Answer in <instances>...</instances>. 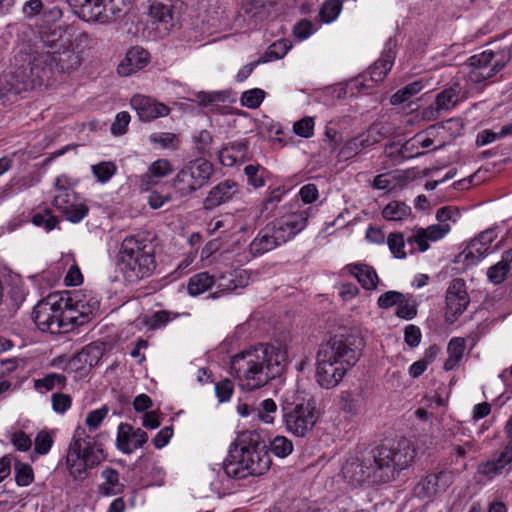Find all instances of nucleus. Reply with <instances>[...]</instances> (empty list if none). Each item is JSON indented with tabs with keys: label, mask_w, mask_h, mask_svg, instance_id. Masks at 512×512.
Wrapping results in <instances>:
<instances>
[{
	"label": "nucleus",
	"mask_w": 512,
	"mask_h": 512,
	"mask_svg": "<svg viewBox=\"0 0 512 512\" xmlns=\"http://www.w3.org/2000/svg\"><path fill=\"white\" fill-rule=\"evenodd\" d=\"M248 152L246 140L231 143L219 151V160L224 166L231 167L238 161H244Z\"/></svg>",
	"instance_id": "29"
},
{
	"label": "nucleus",
	"mask_w": 512,
	"mask_h": 512,
	"mask_svg": "<svg viewBox=\"0 0 512 512\" xmlns=\"http://www.w3.org/2000/svg\"><path fill=\"white\" fill-rule=\"evenodd\" d=\"M338 405L341 411L354 416L359 411V399L351 391H342L339 395Z\"/></svg>",
	"instance_id": "44"
},
{
	"label": "nucleus",
	"mask_w": 512,
	"mask_h": 512,
	"mask_svg": "<svg viewBox=\"0 0 512 512\" xmlns=\"http://www.w3.org/2000/svg\"><path fill=\"white\" fill-rule=\"evenodd\" d=\"M104 482L100 485V492L105 496H114L124 492L125 485L120 482L119 472L110 467H106L101 472Z\"/></svg>",
	"instance_id": "30"
},
{
	"label": "nucleus",
	"mask_w": 512,
	"mask_h": 512,
	"mask_svg": "<svg viewBox=\"0 0 512 512\" xmlns=\"http://www.w3.org/2000/svg\"><path fill=\"white\" fill-rule=\"evenodd\" d=\"M148 61L149 54L145 49L138 46L132 47L118 65L117 72L121 76H129L144 68Z\"/></svg>",
	"instance_id": "24"
},
{
	"label": "nucleus",
	"mask_w": 512,
	"mask_h": 512,
	"mask_svg": "<svg viewBox=\"0 0 512 512\" xmlns=\"http://www.w3.org/2000/svg\"><path fill=\"white\" fill-rule=\"evenodd\" d=\"M293 443L285 436H276L270 442L271 452L279 457L285 458L293 452Z\"/></svg>",
	"instance_id": "46"
},
{
	"label": "nucleus",
	"mask_w": 512,
	"mask_h": 512,
	"mask_svg": "<svg viewBox=\"0 0 512 512\" xmlns=\"http://www.w3.org/2000/svg\"><path fill=\"white\" fill-rule=\"evenodd\" d=\"M343 272H347L354 276L366 290L376 289L379 282V277L375 269L364 263L348 264L343 268Z\"/></svg>",
	"instance_id": "26"
},
{
	"label": "nucleus",
	"mask_w": 512,
	"mask_h": 512,
	"mask_svg": "<svg viewBox=\"0 0 512 512\" xmlns=\"http://www.w3.org/2000/svg\"><path fill=\"white\" fill-rule=\"evenodd\" d=\"M130 114L126 111L119 112L116 115L115 121L111 125V133L115 136L123 135L126 133L130 123Z\"/></svg>",
	"instance_id": "61"
},
{
	"label": "nucleus",
	"mask_w": 512,
	"mask_h": 512,
	"mask_svg": "<svg viewBox=\"0 0 512 512\" xmlns=\"http://www.w3.org/2000/svg\"><path fill=\"white\" fill-rule=\"evenodd\" d=\"M394 60L395 53L391 49L384 51L379 59L369 67L365 74L357 77L353 81L355 88L359 91L369 89L372 87V84L368 83L369 81L372 83H379L383 81L393 67Z\"/></svg>",
	"instance_id": "15"
},
{
	"label": "nucleus",
	"mask_w": 512,
	"mask_h": 512,
	"mask_svg": "<svg viewBox=\"0 0 512 512\" xmlns=\"http://www.w3.org/2000/svg\"><path fill=\"white\" fill-rule=\"evenodd\" d=\"M14 472L15 481L18 486L26 487L34 482V472L29 464L15 461Z\"/></svg>",
	"instance_id": "41"
},
{
	"label": "nucleus",
	"mask_w": 512,
	"mask_h": 512,
	"mask_svg": "<svg viewBox=\"0 0 512 512\" xmlns=\"http://www.w3.org/2000/svg\"><path fill=\"white\" fill-rule=\"evenodd\" d=\"M173 171V165L168 159H157L150 164L146 173L142 175V184L147 187L155 185L159 179L170 175Z\"/></svg>",
	"instance_id": "28"
},
{
	"label": "nucleus",
	"mask_w": 512,
	"mask_h": 512,
	"mask_svg": "<svg viewBox=\"0 0 512 512\" xmlns=\"http://www.w3.org/2000/svg\"><path fill=\"white\" fill-rule=\"evenodd\" d=\"M504 471H512V459L507 456L502 450L499 454L490 460L483 461L477 466V474L487 481L495 479L500 476Z\"/></svg>",
	"instance_id": "23"
},
{
	"label": "nucleus",
	"mask_w": 512,
	"mask_h": 512,
	"mask_svg": "<svg viewBox=\"0 0 512 512\" xmlns=\"http://www.w3.org/2000/svg\"><path fill=\"white\" fill-rule=\"evenodd\" d=\"M244 286V282L242 280V272H239L238 274L235 272V273H229L228 276H222L221 277V282L218 284V291L215 292L212 297L213 298H216L218 297V293L221 292V293H229L235 289H237L238 287H243Z\"/></svg>",
	"instance_id": "42"
},
{
	"label": "nucleus",
	"mask_w": 512,
	"mask_h": 512,
	"mask_svg": "<svg viewBox=\"0 0 512 512\" xmlns=\"http://www.w3.org/2000/svg\"><path fill=\"white\" fill-rule=\"evenodd\" d=\"M453 483V474L440 471L427 475L418 485V495L422 498H432L438 493L445 492Z\"/></svg>",
	"instance_id": "20"
},
{
	"label": "nucleus",
	"mask_w": 512,
	"mask_h": 512,
	"mask_svg": "<svg viewBox=\"0 0 512 512\" xmlns=\"http://www.w3.org/2000/svg\"><path fill=\"white\" fill-rule=\"evenodd\" d=\"M32 223L35 226L43 227L49 232L58 224V218L52 214L51 210L45 209L43 212L33 215Z\"/></svg>",
	"instance_id": "54"
},
{
	"label": "nucleus",
	"mask_w": 512,
	"mask_h": 512,
	"mask_svg": "<svg viewBox=\"0 0 512 512\" xmlns=\"http://www.w3.org/2000/svg\"><path fill=\"white\" fill-rule=\"evenodd\" d=\"M469 301L464 281L462 279H454L446 293V321L453 323L466 310Z\"/></svg>",
	"instance_id": "16"
},
{
	"label": "nucleus",
	"mask_w": 512,
	"mask_h": 512,
	"mask_svg": "<svg viewBox=\"0 0 512 512\" xmlns=\"http://www.w3.org/2000/svg\"><path fill=\"white\" fill-rule=\"evenodd\" d=\"M244 173L247 177L249 185L254 188H260L265 185L264 176L266 169L261 167L259 164H250L244 168Z\"/></svg>",
	"instance_id": "48"
},
{
	"label": "nucleus",
	"mask_w": 512,
	"mask_h": 512,
	"mask_svg": "<svg viewBox=\"0 0 512 512\" xmlns=\"http://www.w3.org/2000/svg\"><path fill=\"white\" fill-rule=\"evenodd\" d=\"M342 8L341 0H326L320 8L319 18L324 23H331L337 19Z\"/></svg>",
	"instance_id": "40"
},
{
	"label": "nucleus",
	"mask_w": 512,
	"mask_h": 512,
	"mask_svg": "<svg viewBox=\"0 0 512 512\" xmlns=\"http://www.w3.org/2000/svg\"><path fill=\"white\" fill-rule=\"evenodd\" d=\"M429 239L425 235L424 228H417L414 233L406 239L410 253L415 251L425 252L429 248Z\"/></svg>",
	"instance_id": "51"
},
{
	"label": "nucleus",
	"mask_w": 512,
	"mask_h": 512,
	"mask_svg": "<svg viewBox=\"0 0 512 512\" xmlns=\"http://www.w3.org/2000/svg\"><path fill=\"white\" fill-rule=\"evenodd\" d=\"M65 31L60 26L45 27L40 32L43 51L41 53H49L56 56L60 50L66 46L63 39Z\"/></svg>",
	"instance_id": "27"
},
{
	"label": "nucleus",
	"mask_w": 512,
	"mask_h": 512,
	"mask_svg": "<svg viewBox=\"0 0 512 512\" xmlns=\"http://www.w3.org/2000/svg\"><path fill=\"white\" fill-rule=\"evenodd\" d=\"M118 262L124 280L130 284L151 277L157 268L155 236L151 233L126 236L120 245Z\"/></svg>",
	"instance_id": "5"
},
{
	"label": "nucleus",
	"mask_w": 512,
	"mask_h": 512,
	"mask_svg": "<svg viewBox=\"0 0 512 512\" xmlns=\"http://www.w3.org/2000/svg\"><path fill=\"white\" fill-rule=\"evenodd\" d=\"M396 316L411 320L417 315V302L412 295H404V299L396 309Z\"/></svg>",
	"instance_id": "50"
},
{
	"label": "nucleus",
	"mask_w": 512,
	"mask_h": 512,
	"mask_svg": "<svg viewBox=\"0 0 512 512\" xmlns=\"http://www.w3.org/2000/svg\"><path fill=\"white\" fill-rule=\"evenodd\" d=\"M66 382V377L62 374L57 373H49L45 375L42 379L35 380L36 388H45L47 391H50L56 387H63Z\"/></svg>",
	"instance_id": "55"
},
{
	"label": "nucleus",
	"mask_w": 512,
	"mask_h": 512,
	"mask_svg": "<svg viewBox=\"0 0 512 512\" xmlns=\"http://www.w3.org/2000/svg\"><path fill=\"white\" fill-rule=\"evenodd\" d=\"M76 183V180L65 174L58 176L54 182L53 205L73 223L80 222L88 213V207L79 201L74 192Z\"/></svg>",
	"instance_id": "11"
},
{
	"label": "nucleus",
	"mask_w": 512,
	"mask_h": 512,
	"mask_svg": "<svg viewBox=\"0 0 512 512\" xmlns=\"http://www.w3.org/2000/svg\"><path fill=\"white\" fill-rule=\"evenodd\" d=\"M53 445V438L49 432L41 430L34 441V452L38 455H46Z\"/></svg>",
	"instance_id": "57"
},
{
	"label": "nucleus",
	"mask_w": 512,
	"mask_h": 512,
	"mask_svg": "<svg viewBox=\"0 0 512 512\" xmlns=\"http://www.w3.org/2000/svg\"><path fill=\"white\" fill-rule=\"evenodd\" d=\"M54 70L59 73H67L80 66L79 55L65 46L60 53H56Z\"/></svg>",
	"instance_id": "34"
},
{
	"label": "nucleus",
	"mask_w": 512,
	"mask_h": 512,
	"mask_svg": "<svg viewBox=\"0 0 512 512\" xmlns=\"http://www.w3.org/2000/svg\"><path fill=\"white\" fill-rule=\"evenodd\" d=\"M214 173L211 162L197 158L185 164L172 179L171 186L179 198H186L205 186Z\"/></svg>",
	"instance_id": "9"
},
{
	"label": "nucleus",
	"mask_w": 512,
	"mask_h": 512,
	"mask_svg": "<svg viewBox=\"0 0 512 512\" xmlns=\"http://www.w3.org/2000/svg\"><path fill=\"white\" fill-rule=\"evenodd\" d=\"M102 459L103 449L92 437L86 435L84 428L78 427L66 455V466L70 475L75 479L83 478L87 469L98 465Z\"/></svg>",
	"instance_id": "7"
},
{
	"label": "nucleus",
	"mask_w": 512,
	"mask_h": 512,
	"mask_svg": "<svg viewBox=\"0 0 512 512\" xmlns=\"http://www.w3.org/2000/svg\"><path fill=\"white\" fill-rule=\"evenodd\" d=\"M277 411V405L272 399H265L260 403L258 408V418L265 424L274 422V414Z\"/></svg>",
	"instance_id": "56"
},
{
	"label": "nucleus",
	"mask_w": 512,
	"mask_h": 512,
	"mask_svg": "<svg viewBox=\"0 0 512 512\" xmlns=\"http://www.w3.org/2000/svg\"><path fill=\"white\" fill-rule=\"evenodd\" d=\"M147 440V433L140 428L134 429L128 423H121L118 427L117 448L125 454H131L136 449L141 448Z\"/></svg>",
	"instance_id": "18"
},
{
	"label": "nucleus",
	"mask_w": 512,
	"mask_h": 512,
	"mask_svg": "<svg viewBox=\"0 0 512 512\" xmlns=\"http://www.w3.org/2000/svg\"><path fill=\"white\" fill-rule=\"evenodd\" d=\"M314 125L315 123L312 117H304L294 123L293 131L300 137L310 138L314 134Z\"/></svg>",
	"instance_id": "60"
},
{
	"label": "nucleus",
	"mask_w": 512,
	"mask_h": 512,
	"mask_svg": "<svg viewBox=\"0 0 512 512\" xmlns=\"http://www.w3.org/2000/svg\"><path fill=\"white\" fill-rule=\"evenodd\" d=\"M196 98L201 106L211 107L215 103L224 102L226 100V94L222 91H201L197 93Z\"/></svg>",
	"instance_id": "58"
},
{
	"label": "nucleus",
	"mask_w": 512,
	"mask_h": 512,
	"mask_svg": "<svg viewBox=\"0 0 512 512\" xmlns=\"http://www.w3.org/2000/svg\"><path fill=\"white\" fill-rule=\"evenodd\" d=\"M56 59V56L49 53H38L26 67H20L0 78V98L12 101L22 92L49 82L55 72Z\"/></svg>",
	"instance_id": "6"
},
{
	"label": "nucleus",
	"mask_w": 512,
	"mask_h": 512,
	"mask_svg": "<svg viewBox=\"0 0 512 512\" xmlns=\"http://www.w3.org/2000/svg\"><path fill=\"white\" fill-rule=\"evenodd\" d=\"M490 253L487 247H484L479 241L474 239L468 244L462 252L466 265H475Z\"/></svg>",
	"instance_id": "38"
},
{
	"label": "nucleus",
	"mask_w": 512,
	"mask_h": 512,
	"mask_svg": "<svg viewBox=\"0 0 512 512\" xmlns=\"http://www.w3.org/2000/svg\"><path fill=\"white\" fill-rule=\"evenodd\" d=\"M131 105L142 121L149 122L170 113L168 106L144 95H135L131 99Z\"/></svg>",
	"instance_id": "19"
},
{
	"label": "nucleus",
	"mask_w": 512,
	"mask_h": 512,
	"mask_svg": "<svg viewBox=\"0 0 512 512\" xmlns=\"http://www.w3.org/2000/svg\"><path fill=\"white\" fill-rule=\"evenodd\" d=\"M286 357L280 345L259 344L231 358V374L243 389L253 391L283 373Z\"/></svg>",
	"instance_id": "2"
},
{
	"label": "nucleus",
	"mask_w": 512,
	"mask_h": 512,
	"mask_svg": "<svg viewBox=\"0 0 512 512\" xmlns=\"http://www.w3.org/2000/svg\"><path fill=\"white\" fill-rule=\"evenodd\" d=\"M362 339L353 335H335L319 347L316 379L325 389L336 387L359 360Z\"/></svg>",
	"instance_id": "3"
},
{
	"label": "nucleus",
	"mask_w": 512,
	"mask_h": 512,
	"mask_svg": "<svg viewBox=\"0 0 512 512\" xmlns=\"http://www.w3.org/2000/svg\"><path fill=\"white\" fill-rule=\"evenodd\" d=\"M239 185L233 180H224L214 186L204 199L203 206L207 210L214 209L239 194Z\"/></svg>",
	"instance_id": "21"
},
{
	"label": "nucleus",
	"mask_w": 512,
	"mask_h": 512,
	"mask_svg": "<svg viewBox=\"0 0 512 512\" xmlns=\"http://www.w3.org/2000/svg\"><path fill=\"white\" fill-rule=\"evenodd\" d=\"M91 170L99 182L106 183L114 176L117 171V167L111 161H103L92 165Z\"/></svg>",
	"instance_id": "45"
},
{
	"label": "nucleus",
	"mask_w": 512,
	"mask_h": 512,
	"mask_svg": "<svg viewBox=\"0 0 512 512\" xmlns=\"http://www.w3.org/2000/svg\"><path fill=\"white\" fill-rule=\"evenodd\" d=\"M64 300L68 302L65 319L71 324V330L87 323L100 309L99 300L92 295L76 293L64 297Z\"/></svg>",
	"instance_id": "14"
},
{
	"label": "nucleus",
	"mask_w": 512,
	"mask_h": 512,
	"mask_svg": "<svg viewBox=\"0 0 512 512\" xmlns=\"http://www.w3.org/2000/svg\"><path fill=\"white\" fill-rule=\"evenodd\" d=\"M8 438L14 448L21 452H27L32 447V439L22 430L11 429L8 431Z\"/></svg>",
	"instance_id": "47"
},
{
	"label": "nucleus",
	"mask_w": 512,
	"mask_h": 512,
	"mask_svg": "<svg viewBox=\"0 0 512 512\" xmlns=\"http://www.w3.org/2000/svg\"><path fill=\"white\" fill-rule=\"evenodd\" d=\"M64 296L50 294L39 301L33 309V320L36 326L44 332L62 334L71 331V324L66 318V306Z\"/></svg>",
	"instance_id": "8"
},
{
	"label": "nucleus",
	"mask_w": 512,
	"mask_h": 512,
	"mask_svg": "<svg viewBox=\"0 0 512 512\" xmlns=\"http://www.w3.org/2000/svg\"><path fill=\"white\" fill-rule=\"evenodd\" d=\"M308 218L309 209H299L277 219L272 223V227L280 241L285 243L306 227Z\"/></svg>",
	"instance_id": "17"
},
{
	"label": "nucleus",
	"mask_w": 512,
	"mask_h": 512,
	"mask_svg": "<svg viewBox=\"0 0 512 512\" xmlns=\"http://www.w3.org/2000/svg\"><path fill=\"white\" fill-rule=\"evenodd\" d=\"M148 15L152 23L162 34H167L174 27L177 18L174 7L169 3L155 2L149 6Z\"/></svg>",
	"instance_id": "22"
},
{
	"label": "nucleus",
	"mask_w": 512,
	"mask_h": 512,
	"mask_svg": "<svg viewBox=\"0 0 512 512\" xmlns=\"http://www.w3.org/2000/svg\"><path fill=\"white\" fill-rule=\"evenodd\" d=\"M290 49V46L287 45V42L285 40H279L274 42L266 51V57L264 58L267 61L276 60L283 58L288 50Z\"/></svg>",
	"instance_id": "63"
},
{
	"label": "nucleus",
	"mask_w": 512,
	"mask_h": 512,
	"mask_svg": "<svg viewBox=\"0 0 512 512\" xmlns=\"http://www.w3.org/2000/svg\"><path fill=\"white\" fill-rule=\"evenodd\" d=\"M107 415L108 408L106 406H103L99 409H95L88 413L85 420L86 425L89 427L90 430H96Z\"/></svg>",
	"instance_id": "64"
},
{
	"label": "nucleus",
	"mask_w": 512,
	"mask_h": 512,
	"mask_svg": "<svg viewBox=\"0 0 512 512\" xmlns=\"http://www.w3.org/2000/svg\"><path fill=\"white\" fill-rule=\"evenodd\" d=\"M52 408L58 414H64L72 405L70 395L64 393H54L51 396Z\"/></svg>",
	"instance_id": "62"
},
{
	"label": "nucleus",
	"mask_w": 512,
	"mask_h": 512,
	"mask_svg": "<svg viewBox=\"0 0 512 512\" xmlns=\"http://www.w3.org/2000/svg\"><path fill=\"white\" fill-rule=\"evenodd\" d=\"M466 342L464 338L453 337L447 346L448 357L444 362L443 368L446 371L455 369L462 360L465 352Z\"/></svg>",
	"instance_id": "31"
},
{
	"label": "nucleus",
	"mask_w": 512,
	"mask_h": 512,
	"mask_svg": "<svg viewBox=\"0 0 512 512\" xmlns=\"http://www.w3.org/2000/svg\"><path fill=\"white\" fill-rule=\"evenodd\" d=\"M424 88L422 81H414L399 89L391 96L390 102L393 105H399L408 101L413 95L418 94Z\"/></svg>",
	"instance_id": "39"
},
{
	"label": "nucleus",
	"mask_w": 512,
	"mask_h": 512,
	"mask_svg": "<svg viewBox=\"0 0 512 512\" xmlns=\"http://www.w3.org/2000/svg\"><path fill=\"white\" fill-rule=\"evenodd\" d=\"M282 419L286 430L297 436H306L318 421L319 413L313 398L287 403L282 408Z\"/></svg>",
	"instance_id": "10"
},
{
	"label": "nucleus",
	"mask_w": 512,
	"mask_h": 512,
	"mask_svg": "<svg viewBox=\"0 0 512 512\" xmlns=\"http://www.w3.org/2000/svg\"><path fill=\"white\" fill-rule=\"evenodd\" d=\"M149 141L153 144L160 145L162 148H177L179 144L178 137L169 132H156L149 136Z\"/></svg>",
	"instance_id": "53"
},
{
	"label": "nucleus",
	"mask_w": 512,
	"mask_h": 512,
	"mask_svg": "<svg viewBox=\"0 0 512 512\" xmlns=\"http://www.w3.org/2000/svg\"><path fill=\"white\" fill-rule=\"evenodd\" d=\"M404 295L401 292L390 290L379 296L377 304L382 309H388L395 305L398 306L403 301Z\"/></svg>",
	"instance_id": "59"
},
{
	"label": "nucleus",
	"mask_w": 512,
	"mask_h": 512,
	"mask_svg": "<svg viewBox=\"0 0 512 512\" xmlns=\"http://www.w3.org/2000/svg\"><path fill=\"white\" fill-rule=\"evenodd\" d=\"M393 133V129L389 123L378 122L373 123L363 132L369 146H373Z\"/></svg>",
	"instance_id": "36"
},
{
	"label": "nucleus",
	"mask_w": 512,
	"mask_h": 512,
	"mask_svg": "<svg viewBox=\"0 0 512 512\" xmlns=\"http://www.w3.org/2000/svg\"><path fill=\"white\" fill-rule=\"evenodd\" d=\"M265 98V91L260 88H253L242 93L241 105L250 109L258 108Z\"/></svg>",
	"instance_id": "52"
},
{
	"label": "nucleus",
	"mask_w": 512,
	"mask_h": 512,
	"mask_svg": "<svg viewBox=\"0 0 512 512\" xmlns=\"http://www.w3.org/2000/svg\"><path fill=\"white\" fill-rule=\"evenodd\" d=\"M412 215V209L401 201H391L382 210V216L387 221H404Z\"/></svg>",
	"instance_id": "35"
},
{
	"label": "nucleus",
	"mask_w": 512,
	"mask_h": 512,
	"mask_svg": "<svg viewBox=\"0 0 512 512\" xmlns=\"http://www.w3.org/2000/svg\"><path fill=\"white\" fill-rule=\"evenodd\" d=\"M215 284V279L208 272H200L190 277L187 283V292L196 297L208 291Z\"/></svg>",
	"instance_id": "33"
},
{
	"label": "nucleus",
	"mask_w": 512,
	"mask_h": 512,
	"mask_svg": "<svg viewBox=\"0 0 512 512\" xmlns=\"http://www.w3.org/2000/svg\"><path fill=\"white\" fill-rule=\"evenodd\" d=\"M510 270L511 265L507 264L506 260H500L498 263L488 268L487 278L494 285L501 284L507 278Z\"/></svg>",
	"instance_id": "43"
},
{
	"label": "nucleus",
	"mask_w": 512,
	"mask_h": 512,
	"mask_svg": "<svg viewBox=\"0 0 512 512\" xmlns=\"http://www.w3.org/2000/svg\"><path fill=\"white\" fill-rule=\"evenodd\" d=\"M370 147L363 132L348 139L338 152L339 160H349L358 155L363 149Z\"/></svg>",
	"instance_id": "32"
},
{
	"label": "nucleus",
	"mask_w": 512,
	"mask_h": 512,
	"mask_svg": "<svg viewBox=\"0 0 512 512\" xmlns=\"http://www.w3.org/2000/svg\"><path fill=\"white\" fill-rule=\"evenodd\" d=\"M406 243L407 242L404 238V235L400 232L390 233L387 237V245L389 250L393 256L398 259H403L406 257V252L404 250Z\"/></svg>",
	"instance_id": "49"
},
{
	"label": "nucleus",
	"mask_w": 512,
	"mask_h": 512,
	"mask_svg": "<svg viewBox=\"0 0 512 512\" xmlns=\"http://www.w3.org/2000/svg\"><path fill=\"white\" fill-rule=\"evenodd\" d=\"M282 243L283 241H280L273 227L266 226L258 232L256 237L249 244V251L253 256H261L275 249Z\"/></svg>",
	"instance_id": "25"
},
{
	"label": "nucleus",
	"mask_w": 512,
	"mask_h": 512,
	"mask_svg": "<svg viewBox=\"0 0 512 512\" xmlns=\"http://www.w3.org/2000/svg\"><path fill=\"white\" fill-rule=\"evenodd\" d=\"M510 60L511 55L506 51L486 50L475 54L467 61L468 78L473 83H482L502 70Z\"/></svg>",
	"instance_id": "12"
},
{
	"label": "nucleus",
	"mask_w": 512,
	"mask_h": 512,
	"mask_svg": "<svg viewBox=\"0 0 512 512\" xmlns=\"http://www.w3.org/2000/svg\"><path fill=\"white\" fill-rule=\"evenodd\" d=\"M415 449L406 441L356 451L343 467L345 477L354 485L388 483L414 461Z\"/></svg>",
	"instance_id": "1"
},
{
	"label": "nucleus",
	"mask_w": 512,
	"mask_h": 512,
	"mask_svg": "<svg viewBox=\"0 0 512 512\" xmlns=\"http://www.w3.org/2000/svg\"><path fill=\"white\" fill-rule=\"evenodd\" d=\"M459 92L458 86L450 87L440 92L435 100L436 110L447 111L454 108L459 102Z\"/></svg>",
	"instance_id": "37"
},
{
	"label": "nucleus",
	"mask_w": 512,
	"mask_h": 512,
	"mask_svg": "<svg viewBox=\"0 0 512 512\" xmlns=\"http://www.w3.org/2000/svg\"><path fill=\"white\" fill-rule=\"evenodd\" d=\"M84 21L108 23L122 13L124 0H68Z\"/></svg>",
	"instance_id": "13"
},
{
	"label": "nucleus",
	"mask_w": 512,
	"mask_h": 512,
	"mask_svg": "<svg viewBox=\"0 0 512 512\" xmlns=\"http://www.w3.org/2000/svg\"><path fill=\"white\" fill-rule=\"evenodd\" d=\"M266 448L259 432L255 430L242 432L236 442L231 445L228 456L222 464L224 473L235 479L263 475L271 465V458Z\"/></svg>",
	"instance_id": "4"
}]
</instances>
